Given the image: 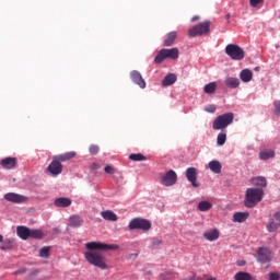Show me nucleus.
Listing matches in <instances>:
<instances>
[{
  "instance_id": "obj_1",
  "label": "nucleus",
  "mask_w": 280,
  "mask_h": 280,
  "mask_svg": "<svg viewBox=\"0 0 280 280\" xmlns=\"http://www.w3.org/2000/svg\"><path fill=\"white\" fill-rule=\"evenodd\" d=\"M85 248H88V252L84 253L86 261L90 262L91 266H96V268H100L101 270H106L108 268L106 258L97 250H117L119 246L102 242H90L85 244Z\"/></svg>"
},
{
  "instance_id": "obj_2",
  "label": "nucleus",
  "mask_w": 280,
  "mask_h": 280,
  "mask_svg": "<svg viewBox=\"0 0 280 280\" xmlns=\"http://www.w3.org/2000/svg\"><path fill=\"white\" fill-rule=\"evenodd\" d=\"M264 200V189L261 188H247L245 192L244 205L247 209H254L259 202Z\"/></svg>"
},
{
  "instance_id": "obj_3",
  "label": "nucleus",
  "mask_w": 280,
  "mask_h": 280,
  "mask_svg": "<svg viewBox=\"0 0 280 280\" xmlns=\"http://www.w3.org/2000/svg\"><path fill=\"white\" fill-rule=\"evenodd\" d=\"M233 119H235V114L233 113H225L218 116L212 122L213 130H225L229 128L231 124H233Z\"/></svg>"
},
{
  "instance_id": "obj_4",
  "label": "nucleus",
  "mask_w": 280,
  "mask_h": 280,
  "mask_svg": "<svg viewBox=\"0 0 280 280\" xmlns=\"http://www.w3.org/2000/svg\"><path fill=\"white\" fill-rule=\"evenodd\" d=\"M179 50L178 48H162L158 55L154 58V62L155 65H161V62H163V60H166V58H168L170 60H178V56H179Z\"/></svg>"
},
{
  "instance_id": "obj_5",
  "label": "nucleus",
  "mask_w": 280,
  "mask_h": 280,
  "mask_svg": "<svg viewBox=\"0 0 280 280\" xmlns=\"http://www.w3.org/2000/svg\"><path fill=\"white\" fill-rule=\"evenodd\" d=\"M209 30H211V21L201 22L188 31V36L196 38V36L209 34Z\"/></svg>"
},
{
  "instance_id": "obj_6",
  "label": "nucleus",
  "mask_w": 280,
  "mask_h": 280,
  "mask_svg": "<svg viewBox=\"0 0 280 280\" xmlns=\"http://www.w3.org/2000/svg\"><path fill=\"white\" fill-rule=\"evenodd\" d=\"M225 54L231 58V60H244L246 56L244 49L235 44H229L225 47Z\"/></svg>"
},
{
  "instance_id": "obj_7",
  "label": "nucleus",
  "mask_w": 280,
  "mask_h": 280,
  "mask_svg": "<svg viewBox=\"0 0 280 280\" xmlns=\"http://www.w3.org/2000/svg\"><path fill=\"white\" fill-rule=\"evenodd\" d=\"M152 229V222L147 219L136 218L129 222V231H150Z\"/></svg>"
},
{
  "instance_id": "obj_8",
  "label": "nucleus",
  "mask_w": 280,
  "mask_h": 280,
  "mask_svg": "<svg viewBox=\"0 0 280 280\" xmlns=\"http://www.w3.org/2000/svg\"><path fill=\"white\" fill-rule=\"evenodd\" d=\"M280 228V210L275 212L271 218H269V222L266 226L268 233H277Z\"/></svg>"
},
{
  "instance_id": "obj_9",
  "label": "nucleus",
  "mask_w": 280,
  "mask_h": 280,
  "mask_svg": "<svg viewBox=\"0 0 280 280\" xmlns=\"http://www.w3.org/2000/svg\"><path fill=\"white\" fill-rule=\"evenodd\" d=\"M178 180V175L173 170H170L166 174L161 177V183L164 187H172V185H176Z\"/></svg>"
},
{
  "instance_id": "obj_10",
  "label": "nucleus",
  "mask_w": 280,
  "mask_h": 280,
  "mask_svg": "<svg viewBox=\"0 0 280 280\" xmlns=\"http://www.w3.org/2000/svg\"><path fill=\"white\" fill-rule=\"evenodd\" d=\"M257 261L269 264V261H272V252L267 247H260L257 252Z\"/></svg>"
},
{
  "instance_id": "obj_11",
  "label": "nucleus",
  "mask_w": 280,
  "mask_h": 280,
  "mask_svg": "<svg viewBox=\"0 0 280 280\" xmlns=\"http://www.w3.org/2000/svg\"><path fill=\"white\" fill-rule=\"evenodd\" d=\"M47 170L51 176H59L62 174V163L54 156Z\"/></svg>"
},
{
  "instance_id": "obj_12",
  "label": "nucleus",
  "mask_w": 280,
  "mask_h": 280,
  "mask_svg": "<svg viewBox=\"0 0 280 280\" xmlns=\"http://www.w3.org/2000/svg\"><path fill=\"white\" fill-rule=\"evenodd\" d=\"M186 178L194 187H200L198 180V170L196 167H188L186 170Z\"/></svg>"
},
{
  "instance_id": "obj_13",
  "label": "nucleus",
  "mask_w": 280,
  "mask_h": 280,
  "mask_svg": "<svg viewBox=\"0 0 280 280\" xmlns=\"http://www.w3.org/2000/svg\"><path fill=\"white\" fill-rule=\"evenodd\" d=\"M4 200H8V202H14L15 205H21L27 201V197L15 192H8L4 195Z\"/></svg>"
},
{
  "instance_id": "obj_14",
  "label": "nucleus",
  "mask_w": 280,
  "mask_h": 280,
  "mask_svg": "<svg viewBox=\"0 0 280 280\" xmlns=\"http://www.w3.org/2000/svg\"><path fill=\"white\" fill-rule=\"evenodd\" d=\"M2 170H14L19 165L16 158H4L0 161Z\"/></svg>"
},
{
  "instance_id": "obj_15",
  "label": "nucleus",
  "mask_w": 280,
  "mask_h": 280,
  "mask_svg": "<svg viewBox=\"0 0 280 280\" xmlns=\"http://www.w3.org/2000/svg\"><path fill=\"white\" fill-rule=\"evenodd\" d=\"M130 78L135 84L140 86V89H145V80H143V77L141 75V72L133 70L130 73Z\"/></svg>"
},
{
  "instance_id": "obj_16",
  "label": "nucleus",
  "mask_w": 280,
  "mask_h": 280,
  "mask_svg": "<svg viewBox=\"0 0 280 280\" xmlns=\"http://www.w3.org/2000/svg\"><path fill=\"white\" fill-rule=\"evenodd\" d=\"M30 228L25 226V225H19L16 228V233L18 236L20 237V240H30Z\"/></svg>"
},
{
  "instance_id": "obj_17",
  "label": "nucleus",
  "mask_w": 280,
  "mask_h": 280,
  "mask_svg": "<svg viewBox=\"0 0 280 280\" xmlns=\"http://www.w3.org/2000/svg\"><path fill=\"white\" fill-rule=\"evenodd\" d=\"M177 37L178 33L176 31L170 32L164 39V47H172V45L176 43Z\"/></svg>"
},
{
  "instance_id": "obj_18",
  "label": "nucleus",
  "mask_w": 280,
  "mask_h": 280,
  "mask_svg": "<svg viewBox=\"0 0 280 280\" xmlns=\"http://www.w3.org/2000/svg\"><path fill=\"white\" fill-rule=\"evenodd\" d=\"M84 224V220L80 215H72L69 219V226L72 229H80Z\"/></svg>"
},
{
  "instance_id": "obj_19",
  "label": "nucleus",
  "mask_w": 280,
  "mask_h": 280,
  "mask_svg": "<svg viewBox=\"0 0 280 280\" xmlns=\"http://www.w3.org/2000/svg\"><path fill=\"white\" fill-rule=\"evenodd\" d=\"M71 199L67 198V197H59L57 199H55V207H60V208H67V207H71Z\"/></svg>"
},
{
  "instance_id": "obj_20",
  "label": "nucleus",
  "mask_w": 280,
  "mask_h": 280,
  "mask_svg": "<svg viewBox=\"0 0 280 280\" xmlns=\"http://www.w3.org/2000/svg\"><path fill=\"white\" fill-rule=\"evenodd\" d=\"M75 151H70L63 154L55 155V158L58 159L60 163H65L67 161H71V159H75Z\"/></svg>"
},
{
  "instance_id": "obj_21",
  "label": "nucleus",
  "mask_w": 280,
  "mask_h": 280,
  "mask_svg": "<svg viewBox=\"0 0 280 280\" xmlns=\"http://www.w3.org/2000/svg\"><path fill=\"white\" fill-rule=\"evenodd\" d=\"M208 167L213 172V174L222 173V163H220V161H217V160L210 161L208 164Z\"/></svg>"
},
{
  "instance_id": "obj_22",
  "label": "nucleus",
  "mask_w": 280,
  "mask_h": 280,
  "mask_svg": "<svg viewBox=\"0 0 280 280\" xmlns=\"http://www.w3.org/2000/svg\"><path fill=\"white\" fill-rule=\"evenodd\" d=\"M203 237L208 240V242H215V240L220 237V231L214 229L212 231L206 232L203 233Z\"/></svg>"
},
{
  "instance_id": "obj_23",
  "label": "nucleus",
  "mask_w": 280,
  "mask_h": 280,
  "mask_svg": "<svg viewBox=\"0 0 280 280\" xmlns=\"http://www.w3.org/2000/svg\"><path fill=\"white\" fill-rule=\"evenodd\" d=\"M250 215V213L248 212H235L233 214V222H246V220H248V217Z\"/></svg>"
},
{
  "instance_id": "obj_24",
  "label": "nucleus",
  "mask_w": 280,
  "mask_h": 280,
  "mask_svg": "<svg viewBox=\"0 0 280 280\" xmlns=\"http://www.w3.org/2000/svg\"><path fill=\"white\" fill-rule=\"evenodd\" d=\"M252 185H255L256 187H266L268 185V180H266V177L259 176V177H253L250 179Z\"/></svg>"
},
{
  "instance_id": "obj_25",
  "label": "nucleus",
  "mask_w": 280,
  "mask_h": 280,
  "mask_svg": "<svg viewBox=\"0 0 280 280\" xmlns=\"http://www.w3.org/2000/svg\"><path fill=\"white\" fill-rule=\"evenodd\" d=\"M176 82V74L168 73L163 80H162V86H172Z\"/></svg>"
},
{
  "instance_id": "obj_26",
  "label": "nucleus",
  "mask_w": 280,
  "mask_h": 280,
  "mask_svg": "<svg viewBox=\"0 0 280 280\" xmlns=\"http://www.w3.org/2000/svg\"><path fill=\"white\" fill-rule=\"evenodd\" d=\"M101 215L104 220H108L109 222H117V214L110 210L101 212Z\"/></svg>"
},
{
  "instance_id": "obj_27",
  "label": "nucleus",
  "mask_w": 280,
  "mask_h": 280,
  "mask_svg": "<svg viewBox=\"0 0 280 280\" xmlns=\"http://www.w3.org/2000/svg\"><path fill=\"white\" fill-rule=\"evenodd\" d=\"M240 78L242 82H250V80H253V71L244 69L241 71Z\"/></svg>"
},
{
  "instance_id": "obj_28",
  "label": "nucleus",
  "mask_w": 280,
  "mask_h": 280,
  "mask_svg": "<svg viewBox=\"0 0 280 280\" xmlns=\"http://www.w3.org/2000/svg\"><path fill=\"white\" fill-rule=\"evenodd\" d=\"M1 243V250H12L14 248V238H5Z\"/></svg>"
},
{
  "instance_id": "obj_29",
  "label": "nucleus",
  "mask_w": 280,
  "mask_h": 280,
  "mask_svg": "<svg viewBox=\"0 0 280 280\" xmlns=\"http://www.w3.org/2000/svg\"><path fill=\"white\" fill-rule=\"evenodd\" d=\"M225 85H228L229 89H237V86H240V79L230 77L225 80Z\"/></svg>"
},
{
  "instance_id": "obj_30",
  "label": "nucleus",
  "mask_w": 280,
  "mask_h": 280,
  "mask_svg": "<svg viewBox=\"0 0 280 280\" xmlns=\"http://www.w3.org/2000/svg\"><path fill=\"white\" fill-rule=\"evenodd\" d=\"M215 89H218V84L215 82H210L205 85L203 91L207 95H213V93H215Z\"/></svg>"
},
{
  "instance_id": "obj_31",
  "label": "nucleus",
  "mask_w": 280,
  "mask_h": 280,
  "mask_svg": "<svg viewBox=\"0 0 280 280\" xmlns=\"http://www.w3.org/2000/svg\"><path fill=\"white\" fill-rule=\"evenodd\" d=\"M197 209L202 212L210 211V209H213V203H211L210 201H200Z\"/></svg>"
},
{
  "instance_id": "obj_32",
  "label": "nucleus",
  "mask_w": 280,
  "mask_h": 280,
  "mask_svg": "<svg viewBox=\"0 0 280 280\" xmlns=\"http://www.w3.org/2000/svg\"><path fill=\"white\" fill-rule=\"evenodd\" d=\"M28 237L32 240H43L45 237V234L40 230H30Z\"/></svg>"
},
{
  "instance_id": "obj_33",
  "label": "nucleus",
  "mask_w": 280,
  "mask_h": 280,
  "mask_svg": "<svg viewBox=\"0 0 280 280\" xmlns=\"http://www.w3.org/2000/svg\"><path fill=\"white\" fill-rule=\"evenodd\" d=\"M261 161H268V159H275V151L265 150L259 153Z\"/></svg>"
},
{
  "instance_id": "obj_34",
  "label": "nucleus",
  "mask_w": 280,
  "mask_h": 280,
  "mask_svg": "<svg viewBox=\"0 0 280 280\" xmlns=\"http://www.w3.org/2000/svg\"><path fill=\"white\" fill-rule=\"evenodd\" d=\"M234 279L235 280H253V276H250V273L248 272L238 271L235 273Z\"/></svg>"
},
{
  "instance_id": "obj_35",
  "label": "nucleus",
  "mask_w": 280,
  "mask_h": 280,
  "mask_svg": "<svg viewBox=\"0 0 280 280\" xmlns=\"http://www.w3.org/2000/svg\"><path fill=\"white\" fill-rule=\"evenodd\" d=\"M129 160L130 161H148V158H145V155L141 154V153H131L129 155Z\"/></svg>"
},
{
  "instance_id": "obj_36",
  "label": "nucleus",
  "mask_w": 280,
  "mask_h": 280,
  "mask_svg": "<svg viewBox=\"0 0 280 280\" xmlns=\"http://www.w3.org/2000/svg\"><path fill=\"white\" fill-rule=\"evenodd\" d=\"M226 143V131H222L217 137V144L224 145Z\"/></svg>"
},
{
  "instance_id": "obj_37",
  "label": "nucleus",
  "mask_w": 280,
  "mask_h": 280,
  "mask_svg": "<svg viewBox=\"0 0 280 280\" xmlns=\"http://www.w3.org/2000/svg\"><path fill=\"white\" fill-rule=\"evenodd\" d=\"M89 152H90V154L95 156V154L100 153V147L97 144H91L89 148Z\"/></svg>"
},
{
  "instance_id": "obj_38",
  "label": "nucleus",
  "mask_w": 280,
  "mask_h": 280,
  "mask_svg": "<svg viewBox=\"0 0 280 280\" xmlns=\"http://www.w3.org/2000/svg\"><path fill=\"white\" fill-rule=\"evenodd\" d=\"M49 250L50 248L47 246H44L39 250V257H49Z\"/></svg>"
},
{
  "instance_id": "obj_39",
  "label": "nucleus",
  "mask_w": 280,
  "mask_h": 280,
  "mask_svg": "<svg viewBox=\"0 0 280 280\" xmlns=\"http://www.w3.org/2000/svg\"><path fill=\"white\" fill-rule=\"evenodd\" d=\"M162 244H163V241H161V240L158 238V237H154V238H152V241H151V246H152V248H156V247L161 246Z\"/></svg>"
},
{
  "instance_id": "obj_40",
  "label": "nucleus",
  "mask_w": 280,
  "mask_h": 280,
  "mask_svg": "<svg viewBox=\"0 0 280 280\" xmlns=\"http://www.w3.org/2000/svg\"><path fill=\"white\" fill-rule=\"evenodd\" d=\"M265 0H249V5L252 8H257L260 3H264Z\"/></svg>"
},
{
  "instance_id": "obj_41",
  "label": "nucleus",
  "mask_w": 280,
  "mask_h": 280,
  "mask_svg": "<svg viewBox=\"0 0 280 280\" xmlns=\"http://www.w3.org/2000/svg\"><path fill=\"white\" fill-rule=\"evenodd\" d=\"M279 279H280L279 272H270L269 273V280H279Z\"/></svg>"
},
{
  "instance_id": "obj_42",
  "label": "nucleus",
  "mask_w": 280,
  "mask_h": 280,
  "mask_svg": "<svg viewBox=\"0 0 280 280\" xmlns=\"http://www.w3.org/2000/svg\"><path fill=\"white\" fill-rule=\"evenodd\" d=\"M106 174H115V168L110 165L105 166Z\"/></svg>"
},
{
  "instance_id": "obj_43",
  "label": "nucleus",
  "mask_w": 280,
  "mask_h": 280,
  "mask_svg": "<svg viewBox=\"0 0 280 280\" xmlns=\"http://www.w3.org/2000/svg\"><path fill=\"white\" fill-rule=\"evenodd\" d=\"M37 275H38V269H33L28 275V279H34V277H36Z\"/></svg>"
},
{
  "instance_id": "obj_44",
  "label": "nucleus",
  "mask_w": 280,
  "mask_h": 280,
  "mask_svg": "<svg viewBox=\"0 0 280 280\" xmlns=\"http://www.w3.org/2000/svg\"><path fill=\"white\" fill-rule=\"evenodd\" d=\"M207 113H214L215 112V105H209L206 107Z\"/></svg>"
},
{
  "instance_id": "obj_45",
  "label": "nucleus",
  "mask_w": 280,
  "mask_h": 280,
  "mask_svg": "<svg viewBox=\"0 0 280 280\" xmlns=\"http://www.w3.org/2000/svg\"><path fill=\"white\" fill-rule=\"evenodd\" d=\"M273 105H275V108H276V113H280V101H276L273 103Z\"/></svg>"
},
{
  "instance_id": "obj_46",
  "label": "nucleus",
  "mask_w": 280,
  "mask_h": 280,
  "mask_svg": "<svg viewBox=\"0 0 280 280\" xmlns=\"http://www.w3.org/2000/svg\"><path fill=\"white\" fill-rule=\"evenodd\" d=\"M25 272H27V269L25 268H22V269H19L14 272V275H25Z\"/></svg>"
},
{
  "instance_id": "obj_47",
  "label": "nucleus",
  "mask_w": 280,
  "mask_h": 280,
  "mask_svg": "<svg viewBox=\"0 0 280 280\" xmlns=\"http://www.w3.org/2000/svg\"><path fill=\"white\" fill-rule=\"evenodd\" d=\"M189 280H205L203 278H200V277H191Z\"/></svg>"
},
{
  "instance_id": "obj_48",
  "label": "nucleus",
  "mask_w": 280,
  "mask_h": 280,
  "mask_svg": "<svg viewBox=\"0 0 280 280\" xmlns=\"http://www.w3.org/2000/svg\"><path fill=\"white\" fill-rule=\"evenodd\" d=\"M199 19H200V16L195 15V16L191 18V22L194 23V21H198Z\"/></svg>"
},
{
  "instance_id": "obj_49",
  "label": "nucleus",
  "mask_w": 280,
  "mask_h": 280,
  "mask_svg": "<svg viewBox=\"0 0 280 280\" xmlns=\"http://www.w3.org/2000/svg\"><path fill=\"white\" fill-rule=\"evenodd\" d=\"M3 242V235L0 234V243Z\"/></svg>"
},
{
  "instance_id": "obj_50",
  "label": "nucleus",
  "mask_w": 280,
  "mask_h": 280,
  "mask_svg": "<svg viewBox=\"0 0 280 280\" xmlns=\"http://www.w3.org/2000/svg\"><path fill=\"white\" fill-rule=\"evenodd\" d=\"M246 262L245 261H242L238 264V266H244Z\"/></svg>"
},
{
  "instance_id": "obj_51",
  "label": "nucleus",
  "mask_w": 280,
  "mask_h": 280,
  "mask_svg": "<svg viewBox=\"0 0 280 280\" xmlns=\"http://www.w3.org/2000/svg\"><path fill=\"white\" fill-rule=\"evenodd\" d=\"M231 19V14H226V20L229 21Z\"/></svg>"
},
{
  "instance_id": "obj_52",
  "label": "nucleus",
  "mask_w": 280,
  "mask_h": 280,
  "mask_svg": "<svg viewBox=\"0 0 280 280\" xmlns=\"http://www.w3.org/2000/svg\"><path fill=\"white\" fill-rule=\"evenodd\" d=\"M259 70H260V68H259V67H256V68H255V71H259Z\"/></svg>"
},
{
  "instance_id": "obj_53",
  "label": "nucleus",
  "mask_w": 280,
  "mask_h": 280,
  "mask_svg": "<svg viewBox=\"0 0 280 280\" xmlns=\"http://www.w3.org/2000/svg\"><path fill=\"white\" fill-rule=\"evenodd\" d=\"M208 280H217L215 278H209Z\"/></svg>"
}]
</instances>
